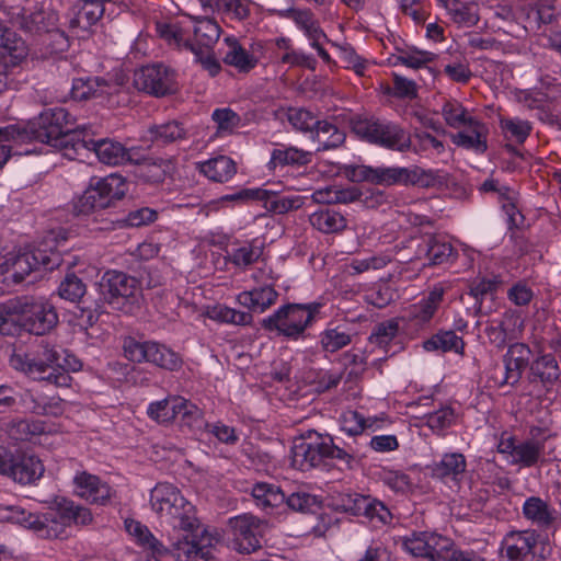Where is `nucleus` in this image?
<instances>
[{
    "label": "nucleus",
    "instance_id": "4c0bfd02",
    "mask_svg": "<svg viewBox=\"0 0 561 561\" xmlns=\"http://www.w3.org/2000/svg\"><path fill=\"white\" fill-rule=\"evenodd\" d=\"M19 298L0 302V334L15 335L22 329Z\"/></svg>",
    "mask_w": 561,
    "mask_h": 561
},
{
    "label": "nucleus",
    "instance_id": "4468645a",
    "mask_svg": "<svg viewBox=\"0 0 561 561\" xmlns=\"http://www.w3.org/2000/svg\"><path fill=\"white\" fill-rule=\"evenodd\" d=\"M44 473L42 461L34 455L24 453H0V474L20 484H31Z\"/></svg>",
    "mask_w": 561,
    "mask_h": 561
},
{
    "label": "nucleus",
    "instance_id": "423d86ee",
    "mask_svg": "<svg viewBox=\"0 0 561 561\" xmlns=\"http://www.w3.org/2000/svg\"><path fill=\"white\" fill-rule=\"evenodd\" d=\"M352 130L360 139L379 147L405 152L411 148V136L399 124L377 117H357Z\"/></svg>",
    "mask_w": 561,
    "mask_h": 561
},
{
    "label": "nucleus",
    "instance_id": "5fc2aeb1",
    "mask_svg": "<svg viewBox=\"0 0 561 561\" xmlns=\"http://www.w3.org/2000/svg\"><path fill=\"white\" fill-rule=\"evenodd\" d=\"M184 48L194 54L196 62H199L210 76L214 77L220 71L221 67L213 48L196 47L191 41L184 42Z\"/></svg>",
    "mask_w": 561,
    "mask_h": 561
},
{
    "label": "nucleus",
    "instance_id": "e2e57ef3",
    "mask_svg": "<svg viewBox=\"0 0 561 561\" xmlns=\"http://www.w3.org/2000/svg\"><path fill=\"white\" fill-rule=\"evenodd\" d=\"M502 130L505 137L516 142H523L530 131V126L526 121L508 118L501 122Z\"/></svg>",
    "mask_w": 561,
    "mask_h": 561
},
{
    "label": "nucleus",
    "instance_id": "9b49d317",
    "mask_svg": "<svg viewBox=\"0 0 561 561\" xmlns=\"http://www.w3.org/2000/svg\"><path fill=\"white\" fill-rule=\"evenodd\" d=\"M134 87L156 98H163L178 91L174 70L162 64L147 65L136 70Z\"/></svg>",
    "mask_w": 561,
    "mask_h": 561
},
{
    "label": "nucleus",
    "instance_id": "a19ab883",
    "mask_svg": "<svg viewBox=\"0 0 561 561\" xmlns=\"http://www.w3.org/2000/svg\"><path fill=\"white\" fill-rule=\"evenodd\" d=\"M252 496L262 508L278 507L285 502L280 488L270 483H256L252 489Z\"/></svg>",
    "mask_w": 561,
    "mask_h": 561
},
{
    "label": "nucleus",
    "instance_id": "2eb2a0df",
    "mask_svg": "<svg viewBox=\"0 0 561 561\" xmlns=\"http://www.w3.org/2000/svg\"><path fill=\"white\" fill-rule=\"evenodd\" d=\"M84 148L76 153L70 160H81L88 152H94L98 159L108 165H118L127 162H134V152L125 148L121 142L108 139H93L85 131L81 133Z\"/></svg>",
    "mask_w": 561,
    "mask_h": 561
},
{
    "label": "nucleus",
    "instance_id": "a878e982",
    "mask_svg": "<svg viewBox=\"0 0 561 561\" xmlns=\"http://www.w3.org/2000/svg\"><path fill=\"white\" fill-rule=\"evenodd\" d=\"M2 266L12 273L15 283H21L33 271H36V257L31 251L10 252L5 255Z\"/></svg>",
    "mask_w": 561,
    "mask_h": 561
},
{
    "label": "nucleus",
    "instance_id": "e433bc0d",
    "mask_svg": "<svg viewBox=\"0 0 561 561\" xmlns=\"http://www.w3.org/2000/svg\"><path fill=\"white\" fill-rule=\"evenodd\" d=\"M194 22L193 43L196 47L213 48L220 36L221 28L218 23L208 18L190 16Z\"/></svg>",
    "mask_w": 561,
    "mask_h": 561
},
{
    "label": "nucleus",
    "instance_id": "ea45409f",
    "mask_svg": "<svg viewBox=\"0 0 561 561\" xmlns=\"http://www.w3.org/2000/svg\"><path fill=\"white\" fill-rule=\"evenodd\" d=\"M98 188L99 185L93 178L89 187L84 191L76 205L78 213L88 215L111 207L110 199H106L103 193Z\"/></svg>",
    "mask_w": 561,
    "mask_h": 561
},
{
    "label": "nucleus",
    "instance_id": "6ab92c4d",
    "mask_svg": "<svg viewBox=\"0 0 561 561\" xmlns=\"http://www.w3.org/2000/svg\"><path fill=\"white\" fill-rule=\"evenodd\" d=\"M137 164L136 175L147 183H161L174 170L171 159L147 157L141 160L134 158Z\"/></svg>",
    "mask_w": 561,
    "mask_h": 561
},
{
    "label": "nucleus",
    "instance_id": "0eeeda50",
    "mask_svg": "<svg viewBox=\"0 0 561 561\" xmlns=\"http://www.w3.org/2000/svg\"><path fill=\"white\" fill-rule=\"evenodd\" d=\"M319 304H288L278 308L273 314L262 320L267 331H276L278 335L291 340L304 336L318 312Z\"/></svg>",
    "mask_w": 561,
    "mask_h": 561
},
{
    "label": "nucleus",
    "instance_id": "473e14b6",
    "mask_svg": "<svg viewBox=\"0 0 561 561\" xmlns=\"http://www.w3.org/2000/svg\"><path fill=\"white\" fill-rule=\"evenodd\" d=\"M466 130H461L453 135L455 145L474 150L476 152H485L488 149L486 134L483 133V126L473 121L466 126Z\"/></svg>",
    "mask_w": 561,
    "mask_h": 561
},
{
    "label": "nucleus",
    "instance_id": "c756f323",
    "mask_svg": "<svg viewBox=\"0 0 561 561\" xmlns=\"http://www.w3.org/2000/svg\"><path fill=\"white\" fill-rule=\"evenodd\" d=\"M151 141L160 145H169L187 138V129L179 121H169L154 124L148 128Z\"/></svg>",
    "mask_w": 561,
    "mask_h": 561
},
{
    "label": "nucleus",
    "instance_id": "7c9ffc66",
    "mask_svg": "<svg viewBox=\"0 0 561 561\" xmlns=\"http://www.w3.org/2000/svg\"><path fill=\"white\" fill-rule=\"evenodd\" d=\"M344 504V511L351 512L353 515L364 514L369 518H378L382 523H387L391 518L390 511L383 503L377 500H370L366 496L356 497L351 504Z\"/></svg>",
    "mask_w": 561,
    "mask_h": 561
},
{
    "label": "nucleus",
    "instance_id": "680f3d73",
    "mask_svg": "<svg viewBox=\"0 0 561 561\" xmlns=\"http://www.w3.org/2000/svg\"><path fill=\"white\" fill-rule=\"evenodd\" d=\"M211 118L217 124L219 133H231L241 124L240 115L229 107L216 108Z\"/></svg>",
    "mask_w": 561,
    "mask_h": 561
},
{
    "label": "nucleus",
    "instance_id": "bb28decb",
    "mask_svg": "<svg viewBox=\"0 0 561 561\" xmlns=\"http://www.w3.org/2000/svg\"><path fill=\"white\" fill-rule=\"evenodd\" d=\"M225 43L228 47L222 58L226 65L234 67L240 72H249L256 66L257 59L248 53L237 38L226 37Z\"/></svg>",
    "mask_w": 561,
    "mask_h": 561
},
{
    "label": "nucleus",
    "instance_id": "052dcab7",
    "mask_svg": "<svg viewBox=\"0 0 561 561\" xmlns=\"http://www.w3.org/2000/svg\"><path fill=\"white\" fill-rule=\"evenodd\" d=\"M287 118L295 129L304 133L312 134L316 124H318L316 116L305 108H290Z\"/></svg>",
    "mask_w": 561,
    "mask_h": 561
},
{
    "label": "nucleus",
    "instance_id": "0e129e2a",
    "mask_svg": "<svg viewBox=\"0 0 561 561\" xmlns=\"http://www.w3.org/2000/svg\"><path fill=\"white\" fill-rule=\"evenodd\" d=\"M534 374L539 376L543 381H550L558 377L559 367L553 356L543 355L537 358L531 366Z\"/></svg>",
    "mask_w": 561,
    "mask_h": 561
},
{
    "label": "nucleus",
    "instance_id": "338daca9",
    "mask_svg": "<svg viewBox=\"0 0 561 561\" xmlns=\"http://www.w3.org/2000/svg\"><path fill=\"white\" fill-rule=\"evenodd\" d=\"M77 10L84 19V26L89 27L95 24L104 14L103 3L98 0H84Z\"/></svg>",
    "mask_w": 561,
    "mask_h": 561
},
{
    "label": "nucleus",
    "instance_id": "37998d69",
    "mask_svg": "<svg viewBox=\"0 0 561 561\" xmlns=\"http://www.w3.org/2000/svg\"><path fill=\"white\" fill-rule=\"evenodd\" d=\"M495 192L499 194L500 202L502 203V211L508 228H518L524 222V217L515 204V192L508 188H505L503 192L497 190L493 183V193Z\"/></svg>",
    "mask_w": 561,
    "mask_h": 561
},
{
    "label": "nucleus",
    "instance_id": "8fccbe9b",
    "mask_svg": "<svg viewBox=\"0 0 561 561\" xmlns=\"http://www.w3.org/2000/svg\"><path fill=\"white\" fill-rule=\"evenodd\" d=\"M85 293V284L75 273L67 274L58 287L59 297L70 302H79Z\"/></svg>",
    "mask_w": 561,
    "mask_h": 561
},
{
    "label": "nucleus",
    "instance_id": "de8ad7c7",
    "mask_svg": "<svg viewBox=\"0 0 561 561\" xmlns=\"http://www.w3.org/2000/svg\"><path fill=\"white\" fill-rule=\"evenodd\" d=\"M409 168L405 167H377L375 185H409Z\"/></svg>",
    "mask_w": 561,
    "mask_h": 561
},
{
    "label": "nucleus",
    "instance_id": "393cba45",
    "mask_svg": "<svg viewBox=\"0 0 561 561\" xmlns=\"http://www.w3.org/2000/svg\"><path fill=\"white\" fill-rule=\"evenodd\" d=\"M180 404H183L182 397L169 396L151 402L147 408V415L158 424H169L179 417Z\"/></svg>",
    "mask_w": 561,
    "mask_h": 561
},
{
    "label": "nucleus",
    "instance_id": "69168bd1",
    "mask_svg": "<svg viewBox=\"0 0 561 561\" xmlns=\"http://www.w3.org/2000/svg\"><path fill=\"white\" fill-rule=\"evenodd\" d=\"M48 14L43 10H37L22 18L21 27L30 33H48Z\"/></svg>",
    "mask_w": 561,
    "mask_h": 561
},
{
    "label": "nucleus",
    "instance_id": "09e8293b",
    "mask_svg": "<svg viewBox=\"0 0 561 561\" xmlns=\"http://www.w3.org/2000/svg\"><path fill=\"white\" fill-rule=\"evenodd\" d=\"M442 115L446 124L456 129L463 128L474 121L462 104L456 100L445 102Z\"/></svg>",
    "mask_w": 561,
    "mask_h": 561
},
{
    "label": "nucleus",
    "instance_id": "72a5a7b5",
    "mask_svg": "<svg viewBox=\"0 0 561 561\" xmlns=\"http://www.w3.org/2000/svg\"><path fill=\"white\" fill-rule=\"evenodd\" d=\"M236 163L226 156H219L201 164V172L214 182H227L236 174Z\"/></svg>",
    "mask_w": 561,
    "mask_h": 561
},
{
    "label": "nucleus",
    "instance_id": "49530a36",
    "mask_svg": "<svg viewBox=\"0 0 561 561\" xmlns=\"http://www.w3.org/2000/svg\"><path fill=\"white\" fill-rule=\"evenodd\" d=\"M524 515L533 523L547 525L554 518L553 511L539 497H529L523 505Z\"/></svg>",
    "mask_w": 561,
    "mask_h": 561
},
{
    "label": "nucleus",
    "instance_id": "a211bd4d",
    "mask_svg": "<svg viewBox=\"0 0 561 561\" xmlns=\"http://www.w3.org/2000/svg\"><path fill=\"white\" fill-rule=\"evenodd\" d=\"M115 90V84L100 78H77L72 81L71 96L76 101L103 98Z\"/></svg>",
    "mask_w": 561,
    "mask_h": 561
},
{
    "label": "nucleus",
    "instance_id": "603ef678",
    "mask_svg": "<svg viewBox=\"0 0 561 561\" xmlns=\"http://www.w3.org/2000/svg\"><path fill=\"white\" fill-rule=\"evenodd\" d=\"M43 526L41 527L39 537L45 539H57L67 537L68 525L58 518V514L54 510L43 513Z\"/></svg>",
    "mask_w": 561,
    "mask_h": 561
},
{
    "label": "nucleus",
    "instance_id": "c85d7f7f",
    "mask_svg": "<svg viewBox=\"0 0 561 561\" xmlns=\"http://www.w3.org/2000/svg\"><path fill=\"white\" fill-rule=\"evenodd\" d=\"M345 138L344 130L328 121L318 119L312 133V139L319 144L318 151L335 149L345 141Z\"/></svg>",
    "mask_w": 561,
    "mask_h": 561
},
{
    "label": "nucleus",
    "instance_id": "bf43d9fd",
    "mask_svg": "<svg viewBox=\"0 0 561 561\" xmlns=\"http://www.w3.org/2000/svg\"><path fill=\"white\" fill-rule=\"evenodd\" d=\"M341 431L348 436H356L363 433L366 427L373 424L357 411H346L341 416Z\"/></svg>",
    "mask_w": 561,
    "mask_h": 561
},
{
    "label": "nucleus",
    "instance_id": "aec40b11",
    "mask_svg": "<svg viewBox=\"0 0 561 561\" xmlns=\"http://www.w3.org/2000/svg\"><path fill=\"white\" fill-rule=\"evenodd\" d=\"M27 55L25 42L9 28L0 26V58L5 67L15 66Z\"/></svg>",
    "mask_w": 561,
    "mask_h": 561
},
{
    "label": "nucleus",
    "instance_id": "1a4fd4ad",
    "mask_svg": "<svg viewBox=\"0 0 561 561\" xmlns=\"http://www.w3.org/2000/svg\"><path fill=\"white\" fill-rule=\"evenodd\" d=\"M551 546L534 531L507 534L500 548V561H545Z\"/></svg>",
    "mask_w": 561,
    "mask_h": 561
},
{
    "label": "nucleus",
    "instance_id": "f3484780",
    "mask_svg": "<svg viewBox=\"0 0 561 561\" xmlns=\"http://www.w3.org/2000/svg\"><path fill=\"white\" fill-rule=\"evenodd\" d=\"M73 484L76 493L93 504L104 505L112 496L110 485L87 471L78 472L73 478Z\"/></svg>",
    "mask_w": 561,
    "mask_h": 561
},
{
    "label": "nucleus",
    "instance_id": "6e6552de",
    "mask_svg": "<svg viewBox=\"0 0 561 561\" xmlns=\"http://www.w3.org/2000/svg\"><path fill=\"white\" fill-rule=\"evenodd\" d=\"M123 351L124 356L130 362L150 363L170 371L180 369L183 364L176 352L156 341H138L133 336H126Z\"/></svg>",
    "mask_w": 561,
    "mask_h": 561
},
{
    "label": "nucleus",
    "instance_id": "a18cd8bd",
    "mask_svg": "<svg viewBox=\"0 0 561 561\" xmlns=\"http://www.w3.org/2000/svg\"><path fill=\"white\" fill-rule=\"evenodd\" d=\"M99 188L106 199H110L111 206L114 202L119 201L126 194V181L122 175L116 173L105 178H94Z\"/></svg>",
    "mask_w": 561,
    "mask_h": 561
},
{
    "label": "nucleus",
    "instance_id": "4be33fe9",
    "mask_svg": "<svg viewBox=\"0 0 561 561\" xmlns=\"http://www.w3.org/2000/svg\"><path fill=\"white\" fill-rule=\"evenodd\" d=\"M466 458L460 453L445 454L432 468V477L443 481H458L466 471Z\"/></svg>",
    "mask_w": 561,
    "mask_h": 561
},
{
    "label": "nucleus",
    "instance_id": "f257e3e1",
    "mask_svg": "<svg viewBox=\"0 0 561 561\" xmlns=\"http://www.w3.org/2000/svg\"><path fill=\"white\" fill-rule=\"evenodd\" d=\"M152 510L162 522L167 523L172 533L168 540L172 547V556L178 561H210L214 559L211 538L202 530L195 516L194 506L170 483H158L150 493Z\"/></svg>",
    "mask_w": 561,
    "mask_h": 561
},
{
    "label": "nucleus",
    "instance_id": "79ce46f5",
    "mask_svg": "<svg viewBox=\"0 0 561 561\" xmlns=\"http://www.w3.org/2000/svg\"><path fill=\"white\" fill-rule=\"evenodd\" d=\"M266 196L260 198L264 202V206L268 211H273L278 215L286 214L290 210L299 209L304 205L301 196H280L275 192L265 190Z\"/></svg>",
    "mask_w": 561,
    "mask_h": 561
},
{
    "label": "nucleus",
    "instance_id": "3c124183",
    "mask_svg": "<svg viewBox=\"0 0 561 561\" xmlns=\"http://www.w3.org/2000/svg\"><path fill=\"white\" fill-rule=\"evenodd\" d=\"M284 504L293 512L311 513L321 506V501L313 494L298 491L288 496L285 495Z\"/></svg>",
    "mask_w": 561,
    "mask_h": 561
},
{
    "label": "nucleus",
    "instance_id": "5701e85b",
    "mask_svg": "<svg viewBox=\"0 0 561 561\" xmlns=\"http://www.w3.org/2000/svg\"><path fill=\"white\" fill-rule=\"evenodd\" d=\"M278 15L282 18H290L296 25L304 31L305 35L310 42L328 39L325 33L319 25V22L314 19L313 13L310 10H298L289 8L283 11H278Z\"/></svg>",
    "mask_w": 561,
    "mask_h": 561
},
{
    "label": "nucleus",
    "instance_id": "20e7f679",
    "mask_svg": "<svg viewBox=\"0 0 561 561\" xmlns=\"http://www.w3.org/2000/svg\"><path fill=\"white\" fill-rule=\"evenodd\" d=\"M557 11L552 0H522L500 4L493 16V28L513 36H520L522 30L536 31L541 24L550 23Z\"/></svg>",
    "mask_w": 561,
    "mask_h": 561
},
{
    "label": "nucleus",
    "instance_id": "39448f33",
    "mask_svg": "<svg viewBox=\"0 0 561 561\" xmlns=\"http://www.w3.org/2000/svg\"><path fill=\"white\" fill-rule=\"evenodd\" d=\"M339 437L318 436L314 442L300 440L296 443L291 449L293 467L308 471L322 463L327 458L336 459L352 468L356 449L351 444L341 446L335 442Z\"/></svg>",
    "mask_w": 561,
    "mask_h": 561
},
{
    "label": "nucleus",
    "instance_id": "f03ea898",
    "mask_svg": "<svg viewBox=\"0 0 561 561\" xmlns=\"http://www.w3.org/2000/svg\"><path fill=\"white\" fill-rule=\"evenodd\" d=\"M68 111L64 107L45 108L41 114L25 125H8L0 127V137L13 139L16 144L36 140L47 144L61 151L62 156L71 159L83 150L82 130L73 129V123Z\"/></svg>",
    "mask_w": 561,
    "mask_h": 561
},
{
    "label": "nucleus",
    "instance_id": "c03bdc74",
    "mask_svg": "<svg viewBox=\"0 0 561 561\" xmlns=\"http://www.w3.org/2000/svg\"><path fill=\"white\" fill-rule=\"evenodd\" d=\"M228 253V260L239 268H247L255 263L263 254V249L254 245L252 242L231 249Z\"/></svg>",
    "mask_w": 561,
    "mask_h": 561
},
{
    "label": "nucleus",
    "instance_id": "cd10ccee",
    "mask_svg": "<svg viewBox=\"0 0 561 561\" xmlns=\"http://www.w3.org/2000/svg\"><path fill=\"white\" fill-rule=\"evenodd\" d=\"M419 255L428 260V265H440L446 263L454 253L450 243L440 241L438 238L428 236L423 238L417 249Z\"/></svg>",
    "mask_w": 561,
    "mask_h": 561
},
{
    "label": "nucleus",
    "instance_id": "c9c22d12",
    "mask_svg": "<svg viewBox=\"0 0 561 561\" xmlns=\"http://www.w3.org/2000/svg\"><path fill=\"white\" fill-rule=\"evenodd\" d=\"M309 221L313 228L323 233H337L347 226V220L342 214L329 208L311 214Z\"/></svg>",
    "mask_w": 561,
    "mask_h": 561
},
{
    "label": "nucleus",
    "instance_id": "f8f14e48",
    "mask_svg": "<svg viewBox=\"0 0 561 561\" xmlns=\"http://www.w3.org/2000/svg\"><path fill=\"white\" fill-rule=\"evenodd\" d=\"M232 545L240 553H252L259 550L266 531L267 523L252 514H242L230 518Z\"/></svg>",
    "mask_w": 561,
    "mask_h": 561
},
{
    "label": "nucleus",
    "instance_id": "6e6d98bb",
    "mask_svg": "<svg viewBox=\"0 0 561 561\" xmlns=\"http://www.w3.org/2000/svg\"><path fill=\"white\" fill-rule=\"evenodd\" d=\"M351 335L340 328L327 329L320 334V343L325 352L334 353L351 343Z\"/></svg>",
    "mask_w": 561,
    "mask_h": 561
},
{
    "label": "nucleus",
    "instance_id": "dca6fc26",
    "mask_svg": "<svg viewBox=\"0 0 561 561\" xmlns=\"http://www.w3.org/2000/svg\"><path fill=\"white\" fill-rule=\"evenodd\" d=\"M541 450L542 446L538 442L527 440L515 444L508 434L503 435L497 445V453L504 460L523 467L534 465L539 459Z\"/></svg>",
    "mask_w": 561,
    "mask_h": 561
},
{
    "label": "nucleus",
    "instance_id": "b1692460",
    "mask_svg": "<svg viewBox=\"0 0 561 561\" xmlns=\"http://www.w3.org/2000/svg\"><path fill=\"white\" fill-rule=\"evenodd\" d=\"M278 293L272 286L254 288L238 295V302L250 311L264 312L277 300Z\"/></svg>",
    "mask_w": 561,
    "mask_h": 561
},
{
    "label": "nucleus",
    "instance_id": "864d4df0",
    "mask_svg": "<svg viewBox=\"0 0 561 561\" xmlns=\"http://www.w3.org/2000/svg\"><path fill=\"white\" fill-rule=\"evenodd\" d=\"M399 331V323L396 319H390L380 323H377L368 340L371 344H376L379 347H386L394 339Z\"/></svg>",
    "mask_w": 561,
    "mask_h": 561
},
{
    "label": "nucleus",
    "instance_id": "412c9836",
    "mask_svg": "<svg viewBox=\"0 0 561 561\" xmlns=\"http://www.w3.org/2000/svg\"><path fill=\"white\" fill-rule=\"evenodd\" d=\"M125 528L133 536L138 545L149 550L153 556L161 557L168 553L172 554V547H165L159 541L146 525L135 519H126Z\"/></svg>",
    "mask_w": 561,
    "mask_h": 561
},
{
    "label": "nucleus",
    "instance_id": "7ed1b4c3",
    "mask_svg": "<svg viewBox=\"0 0 561 561\" xmlns=\"http://www.w3.org/2000/svg\"><path fill=\"white\" fill-rule=\"evenodd\" d=\"M10 366L31 380L69 387L72 380L69 371H79L82 363L67 350L42 340L25 352L13 353Z\"/></svg>",
    "mask_w": 561,
    "mask_h": 561
},
{
    "label": "nucleus",
    "instance_id": "2f4dec72",
    "mask_svg": "<svg viewBox=\"0 0 561 561\" xmlns=\"http://www.w3.org/2000/svg\"><path fill=\"white\" fill-rule=\"evenodd\" d=\"M443 297L444 288L440 286H435L425 298H423L420 302L411 306V319L415 320L417 324L428 322L443 301Z\"/></svg>",
    "mask_w": 561,
    "mask_h": 561
},
{
    "label": "nucleus",
    "instance_id": "774afa93",
    "mask_svg": "<svg viewBox=\"0 0 561 561\" xmlns=\"http://www.w3.org/2000/svg\"><path fill=\"white\" fill-rule=\"evenodd\" d=\"M18 403L25 412L37 415L45 412L42 407L43 400L32 389L18 392Z\"/></svg>",
    "mask_w": 561,
    "mask_h": 561
},
{
    "label": "nucleus",
    "instance_id": "ddd939ff",
    "mask_svg": "<svg viewBox=\"0 0 561 561\" xmlns=\"http://www.w3.org/2000/svg\"><path fill=\"white\" fill-rule=\"evenodd\" d=\"M100 299L118 309L121 305L134 298L139 290V282L121 271H106L98 283Z\"/></svg>",
    "mask_w": 561,
    "mask_h": 561
},
{
    "label": "nucleus",
    "instance_id": "13d9d810",
    "mask_svg": "<svg viewBox=\"0 0 561 561\" xmlns=\"http://www.w3.org/2000/svg\"><path fill=\"white\" fill-rule=\"evenodd\" d=\"M182 401L183 404H180L181 410L179 411V417L176 420L180 421L182 426H187L192 430L202 428L203 425H205L202 410L184 398H182Z\"/></svg>",
    "mask_w": 561,
    "mask_h": 561
},
{
    "label": "nucleus",
    "instance_id": "f704fd0d",
    "mask_svg": "<svg viewBox=\"0 0 561 561\" xmlns=\"http://www.w3.org/2000/svg\"><path fill=\"white\" fill-rule=\"evenodd\" d=\"M312 152L288 147L285 149H274L271 153L268 168L275 170L277 167L286 165H306L311 162Z\"/></svg>",
    "mask_w": 561,
    "mask_h": 561
},
{
    "label": "nucleus",
    "instance_id": "4d7b16f0",
    "mask_svg": "<svg viewBox=\"0 0 561 561\" xmlns=\"http://www.w3.org/2000/svg\"><path fill=\"white\" fill-rule=\"evenodd\" d=\"M448 13L454 22L471 26L477 24L479 16L474 4L467 5L461 1H453L448 7Z\"/></svg>",
    "mask_w": 561,
    "mask_h": 561
},
{
    "label": "nucleus",
    "instance_id": "58836bf2",
    "mask_svg": "<svg viewBox=\"0 0 561 561\" xmlns=\"http://www.w3.org/2000/svg\"><path fill=\"white\" fill-rule=\"evenodd\" d=\"M423 347L427 352L442 351L443 353H446L453 351L455 353H461L463 351L465 343L453 330H448L440 331L431 339L424 341Z\"/></svg>",
    "mask_w": 561,
    "mask_h": 561
},
{
    "label": "nucleus",
    "instance_id": "9d476101",
    "mask_svg": "<svg viewBox=\"0 0 561 561\" xmlns=\"http://www.w3.org/2000/svg\"><path fill=\"white\" fill-rule=\"evenodd\" d=\"M21 328L35 335L49 333L58 324V313L49 301L43 298L19 297Z\"/></svg>",
    "mask_w": 561,
    "mask_h": 561
}]
</instances>
